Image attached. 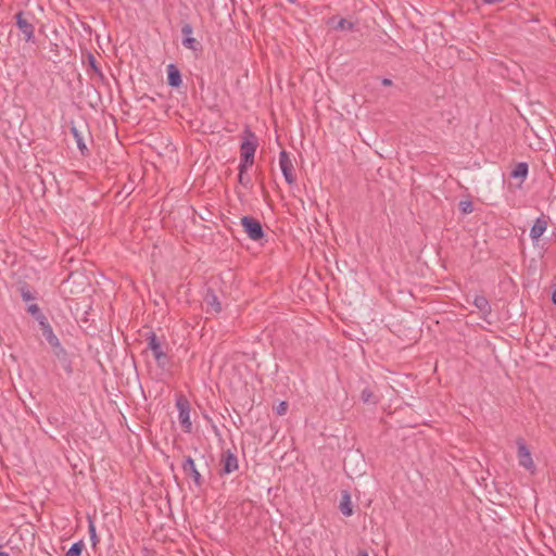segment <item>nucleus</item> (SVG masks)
<instances>
[{
    "mask_svg": "<svg viewBox=\"0 0 556 556\" xmlns=\"http://www.w3.org/2000/svg\"><path fill=\"white\" fill-rule=\"evenodd\" d=\"M257 146V137L249 127H247L243 131V140L240 144L239 165H241V169L253 165Z\"/></svg>",
    "mask_w": 556,
    "mask_h": 556,
    "instance_id": "obj_1",
    "label": "nucleus"
},
{
    "mask_svg": "<svg viewBox=\"0 0 556 556\" xmlns=\"http://www.w3.org/2000/svg\"><path fill=\"white\" fill-rule=\"evenodd\" d=\"M148 349L151 350L157 366L162 370H166L170 366V359L167 353L164 351L157 336L154 332H150L147 338Z\"/></svg>",
    "mask_w": 556,
    "mask_h": 556,
    "instance_id": "obj_2",
    "label": "nucleus"
},
{
    "mask_svg": "<svg viewBox=\"0 0 556 556\" xmlns=\"http://www.w3.org/2000/svg\"><path fill=\"white\" fill-rule=\"evenodd\" d=\"M29 12L18 11L14 18L17 28L24 35L26 42H35V27L27 16H30Z\"/></svg>",
    "mask_w": 556,
    "mask_h": 556,
    "instance_id": "obj_3",
    "label": "nucleus"
},
{
    "mask_svg": "<svg viewBox=\"0 0 556 556\" xmlns=\"http://www.w3.org/2000/svg\"><path fill=\"white\" fill-rule=\"evenodd\" d=\"M241 226L251 240L258 241L265 236L261 222L252 216H243Z\"/></svg>",
    "mask_w": 556,
    "mask_h": 556,
    "instance_id": "obj_4",
    "label": "nucleus"
},
{
    "mask_svg": "<svg viewBox=\"0 0 556 556\" xmlns=\"http://www.w3.org/2000/svg\"><path fill=\"white\" fill-rule=\"evenodd\" d=\"M176 406L179 413V421L186 432H190L192 424L190 420V404L186 396L179 395L176 399Z\"/></svg>",
    "mask_w": 556,
    "mask_h": 556,
    "instance_id": "obj_5",
    "label": "nucleus"
},
{
    "mask_svg": "<svg viewBox=\"0 0 556 556\" xmlns=\"http://www.w3.org/2000/svg\"><path fill=\"white\" fill-rule=\"evenodd\" d=\"M239 462L237 455L230 450H226L220 455V469L219 475H230L233 471L238 470Z\"/></svg>",
    "mask_w": 556,
    "mask_h": 556,
    "instance_id": "obj_6",
    "label": "nucleus"
},
{
    "mask_svg": "<svg viewBox=\"0 0 556 556\" xmlns=\"http://www.w3.org/2000/svg\"><path fill=\"white\" fill-rule=\"evenodd\" d=\"M181 468L186 477L191 478L197 488H202L204 484V478L198 470L194 459L191 456L185 457Z\"/></svg>",
    "mask_w": 556,
    "mask_h": 556,
    "instance_id": "obj_7",
    "label": "nucleus"
},
{
    "mask_svg": "<svg viewBox=\"0 0 556 556\" xmlns=\"http://www.w3.org/2000/svg\"><path fill=\"white\" fill-rule=\"evenodd\" d=\"M279 165L286 182L293 185L295 182V176L293 174L294 167L288 152L285 150L279 153Z\"/></svg>",
    "mask_w": 556,
    "mask_h": 556,
    "instance_id": "obj_8",
    "label": "nucleus"
},
{
    "mask_svg": "<svg viewBox=\"0 0 556 556\" xmlns=\"http://www.w3.org/2000/svg\"><path fill=\"white\" fill-rule=\"evenodd\" d=\"M192 30L193 29H192V26L190 23L182 24V27H181V33L184 35L182 46L192 51H199L202 49V46L195 38L191 37Z\"/></svg>",
    "mask_w": 556,
    "mask_h": 556,
    "instance_id": "obj_9",
    "label": "nucleus"
},
{
    "mask_svg": "<svg viewBox=\"0 0 556 556\" xmlns=\"http://www.w3.org/2000/svg\"><path fill=\"white\" fill-rule=\"evenodd\" d=\"M519 465L526 469L534 468L531 453L522 439L517 440Z\"/></svg>",
    "mask_w": 556,
    "mask_h": 556,
    "instance_id": "obj_10",
    "label": "nucleus"
},
{
    "mask_svg": "<svg viewBox=\"0 0 556 556\" xmlns=\"http://www.w3.org/2000/svg\"><path fill=\"white\" fill-rule=\"evenodd\" d=\"M52 350L61 367L64 369L67 376H71L74 369L72 365V359L66 350L62 345H59L58 348H54Z\"/></svg>",
    "mask_w": 556,
    "mask_h": 556,
    "instance_id": "obj_11",
    "label": "nucleus"
},
{
    "mask_svg": "<svg viewBox=\"0 0 556 556\" xmlns=\"http://www.w3.org/2000/svg\"><path fill=\"white\" fill-rule=\"evenodd\" d=\"M548 216L542 215L541 217L536 218L533 226L530 229V238L533 242L539 241V239L542 237V235L545 232L547 225H548Z\"/></svg>",
    "mask_w": 556,
    "mask_h": 556,
    "instance_id": "obj_12",
    "label": "nucleus"
},
{
    "mask_svg": "<svg viewBox=\"0 0 556 556\" xmlns=\"http://www.w3.org/2000/svg\"><path fill=\"white\" fill-rule=\"evenodd\" d=\"M39 327H40L43 338L47 340V342L51 345L52 349L61 345L60 340L54 334L53 329L48 320H46V321L40 320Z\"/></svg>",
    "mask_w": 556,
    "mask_h": 556,
    "instance_id": "obj_13",
    "label": "nucleus"
},
{
    "mask_svg": "<svg viewBox=\"0 0 556 556\" xmlns=\"http://www.w3.org/2000/svg\"><path fill=\"white\" fill-rule=\"evenodd\" d=\"M167 84L173 88H179L182 84L180 70L176 64L167 65Z\"/></svg>",
    "mask_w": 556,
    "mask_h": 556,
    "instance_id": "obj_14",
    "label": "nucleus"
},
{
    "mask_svg": "<svg viewBox=\"0 0 556 556\" xmlns=\"http://www.w3.org/2000/svg\"><path fill=\"white\" fill-rule=\"evenodd\" d=\"M327 25H329L330 27H332L336 30H349V31H352L355 28V23H353V22H351V21H349L346 18H343V17L337 20L336 16L330 17L327 21Z\"/></svg>",
    "mask_w": 556,
    "mask_h": 556,
    "instance_id": "obj_15",
    "label": "nucleus"
},
{
    "mask_svg": "<svg viewBox=\"0 0 556 556\" xmlns=\"http://www.w3.org/2000/svg\"><path fill=\"white\" fill-rule=\"evenodd\" d=\"M339 509L342 515L350 517L353 515V506L351 502V494L349 491H342Z\"/></svg>",
    "mask_w": 556,
    "mask_h": 556,
    "instance_id": "obj_16",
    "label": "nucleus"
},
{
    "mask_svg": "<svg viewBox=\"0 0 556 556\" xmlns=\"http://www.w3.org/2000/svg\"><path fill=\"white\" fill-rule=\"evenodd\" d=\"M204 302L211 308L212 312H214V313L222 312V304L218 301L217 295L215 294V292L212 289H208L206 291V294L204 296Z\"/></svg>",
    "mask_w": 556,
    "mask_h": 556,
    "instance_id": "obj_17",
    "label": "nucleus"
},
{
    "mask_svg": "<svg viewBox=\"0 0 556 556\" xmlns=\"http://www.w3.org/2000/svg\"><path fill=\"white\" fill-rule=\"evenodd\" d=\"M472 303L484 316L491 313L490 302L484 295H476Z\"/></svg>",
    "mask_w": 556,
    "mask_h": 556,
    "instance_id": "obj_18",
    "label": "nucleus"
},
{
    "mask_svg": "<svg viewBox=\"0 0 556 556\" xmlns=\"http://www.w3.org/2000/svg\"><path fill=\"white\" fill-rule=\"evenodd\" d=\"M71 132L76 141V144H77V148L79 149L80 153L83 155H88L89 154V150L84 141V137L83 135L80 134V131L77 129L76 126H72L71 127Z\"/></svg>",
    "mask_w": 556,
    "mask_h": 556,
    "instance_id": "obj_19",
    "label": "nucleus"
},
{
    "mask_svg": "<svg viewBox=\"0 0 556 556\" xmlns=\"http://www.w3.org/2000/svg\"><path fill=\"white\" fill-rule=\"evenodd\" d=\"M361 400L364 404H371V405H376L379 402V397L368 387H366L362 390Z\"/></svg>",
    "mask_w": 556,
    "mask_h": 556,
    "instance_id": "obj_20",
    "label": "nucleus"
},
{
    "mask_svg": "<svg viewBox=\"0 0 556 556\" xmlns=\"http://www.w3.org/2000/svg\"><path fill=\"white\" fill-rule=\"evenodd\" d=\"M528 164L526 162H520L511 170L510 176L511 178H520L521 180H525L526 177L528 176Z\"/></svg>",
    "mask_w": 556,
    "mask_h": 556,
    "instance_id": "obj_21",
    "label": "nucleus"
},
{
    "mask_svg": "<svg viewBox=\"0 0 556 556\" xmlns=\"http://www.w3.org/2000/svg\"><path fill=\"white\" fill-rule=\"evenodd\" d=\"M87 62L89 68L103 81L105 79V76L99 67L98 62L91 52H88L87 54Z\"/></svg>",
    "mask_w": 556,
    "mask_h": 556,
    "instance_id": "obj_22",
    "label": "nucleus"
},
{
    "mask_svg": "<svg viewBox=\"0 0 556 556\" xmlns=\"http://www.w3.org/2000/svg\"><path fill=\"white\" fill-rule=\"evenodd\" d=\"M18 292L25 302L34 301L36 299L34 292L30 290V287L26 283H20Z\"/></svg>",
    "mask_w": 556,
    "mask_h": 556,
    "instance_id": "obj_23",
    "label": "nucleus"
},
{
    "mask_svg": "<svg viewBox=\"0 0 556 556\" xmlns=\"http://www.w3.org/2000/svg\"><path fill=\"white\" fill-rule=\"evenodd\" d=\"M27 312L38 321L39 325L40 320H48V318L42 314L40 307L36 303L29 304L27 306Z\"/></svg>",
    "mask_w": 556,
    "mask_h": 556,
    "instance_id": "obj_24",
    "label": "nucleus"
},
{
    "mask_svg": "<svg viewBox=\"0 0 556 556\" xmlns=\"http://www.w3.org/2000/svg\"><path fill=\"white\" fill-rule=\"evenodd\" d=\"M249 167H244L241 170V165L238 166V182L242 185L244 188L251 187V178L247 175Z\"/></svg>",
    "mask_w": 556,
    "mask_h": 556,
    "instance_id": "obj_25",
    "label": "nucleus"
},
{
    "mask_svg": "<svg viewBox=\"0 0 556 556\" xmlns=\"http://www.w3.org/2000/svg\"><path fill=\"white\" fill-rule=\"evenodd\" d=\"M84 542L80 540L75 542L66 553V556H80L84 549Z\"/></svg>",
    "mask_w": 556,
    "mask_h": 556,
    "instance_id": "obj_26",
    "label": "nucleus"
},
{
    "mask_svg": "<svg viewBox=\"0 0 556 556\" xmlns=\"http://www.w3.org/2000/svg\"><path fill=\"white\" fill-rule=\"evenodd\" d=\"M88 532H89L92 545H93V547H96L100 540L96 532V526H94L93 521L90 519H89V523H88Z\"/></svg>",
    "mask_w": 556,
    "mask_h": 556,
    "instance_id": "obj_27",
    "label": "nucleus"
},
{
    "mask_svg": "<svg viewBox=\"0 0 556 556\" xmlns=\"http://www.w3.org/2000/svg\"><path fill=\"white\" fill-rule=\"evenodd\" d=\"M472 203L470 201H460L459 202V210L462 211V213L464 214H469L472 212Z\"/></svg>",
    "mask_w": 556,
    "mask_h": 556,
    "instance_id": "obj_28",
    "label": "nucleus"
},
{
    "mask_svg": "<svg viewBox=\"0 0 556 556\" xmlns=\"http://www.w3.org/2000/svg\"><path fill=\"white\" fill-rule=\"evenodd\" d=\"M287 409H288V403L282 401L278 404V406L276 407V413L280 416L285 415L287 413Z\"/></svg>",
    "mask_w": 556,
    "mask_h": 556,
    "instance_id": "obj_29",
    "label": "nucleus"
},
{
    "mask_svg": "<svg viewBox=\"0 0 556 556\" xmlns=\"http://www.w3.org/2000/svg\"><path fill=\"white\" fill-rule=\"evenodd\" d=\"M381 83H382L383 86H387V87L392 85V80L389 79V78H383L381 80Z\"/></svg>",
    "mask_w": 556,
    "mask_h": 556,
    "instance_id": "obj_30",
    "label": "nucleus"
},
{
    "mask_svg": "<svg viewBox=\"0 0 556 556\" xmlns=\"http://www.w3.org/2000/svg\"><path fill=\"white\" fill-rule=\"evenodd\" d=\"M552 302L556 305V289L552 293Z\"/></svg>",
    "mask_w": 556,
    "mask_h": 556,
    "instance_id": "obj_31",
    "label": "nucleus"
},
{
    "mask_svg": "<svg viewBox=\"0 0 556 556\" xmlns=\"http://www.w3.org/2000/svg\"><path fill=\"white\" fill-rule=\"evenodd\" d=\"M358 556H369L366 551H359Z\"/></svg>",
    "mask_w": 556,
    "mask_h": 556,
    "instance_id": "obj_32",
    "label": "nucleus"
},
{
    "mask_svg": "<svg viewBox=\"0 0 556 556\" xmlns=\"http://www.w3.org/2000/svg\"><path fill=\"white\" fill-rule=\"evenodd\" d=\"M0 556H10V555H9V553H7V552H1V551H0Z\"/></svg>",
    "mask_w": 556,
    "mask_h": 556,
    "instance_id": "obj_33",
    "label": "nucleus"
},
{
    "mask_svg": "<svg viewBox=\"0 0 556 556\" xmlns=\"http://www.w3.org/2000/svg\"><path fill=\"white\" fill-rule=\"evenodd\" d=\"M262 191H263L264 194L267 193V191L265 190L264 186H262Z\"/></svg>",
    "mask_w": 556,
    "mask_h": 556,
    "instance_id": "obj_34",
    "label": "nucleus"
},
{
    "mask_svg": "<svg viewBox=\"0 0 556 556\" xmlns=\"http://www.w3.org/2000/svg\"><path fill=\"white\" fill-rule=\"evenodd\" d=\"M288 1H289V2H291V3H293V2H295L296 0H288Z\"/></svg>",
    "mask_w": 556,
    "mask_h": 556,
    "instance_id": "obj_35",
    "label": "nucleus"
}]
</instances>
